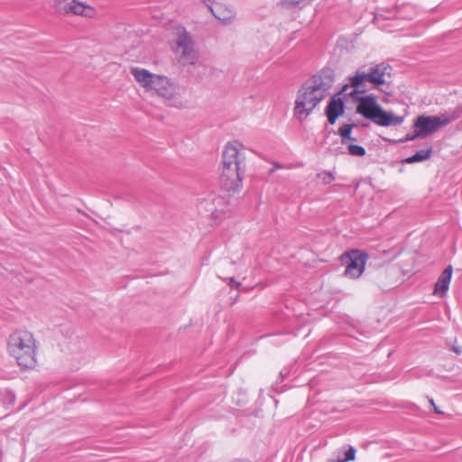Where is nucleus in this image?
<instances>
[{
    "label": "nucleus",
    "mask_w": 462,
    "mask_h": 462,
    "mask_svg": "<svg viewBox=\"0 0 462 462\" xmlns=\"http://www.w3.org/2000/svg\"><path fill=\"white\" fill-rule=\"evenodd\" d=\"M416 138H421V135H417V129L413 134H407L403 138L400 139L399 143H406L409 141H413Z\"/></svg>",
    "instance_id": "26"
},
{
    "label": "nucleus",
    "mask_w": 462,
    "mask_h": 462,
    "mask_svg": "<svg viewBox=\"0 0 462 462\" xmlns=\"http://www.w3.org/2000/svg\"><path fill=\"white\" fill-rule=\"evenodd\" d=\"M392 69L391 66L386 63H379L370 67V78L373 79V84L375 86L383 85L385 82L384 76L390 74Z\"/></svg>",
    "instance_id": "15"
},
{
    "label": "nucleus",
    "mask_w": 462,
    "mask_h": 462,
    "mask_svg": "<svg viewBox=\"0 0 462 462\" xmlns=\"http://www.w3.org/2000/svg\"><path fill=\"white\" fill-rule=\"evenodd\" d=\"M131 73L134 79L146 90H148L157 76L149 70L142 68H132Z\"/></svg>",
    "instance_id": "16"
},
{
    "label": "nucleus",
    "mask_w": 462,
    "mask_h": 462,
    "mask_svg": "<svg viewBox=\"0 0 462 462\" xmlns=\"http://www.w3.org/2000/svg\"><path fill=\"white\" fill-rule=\"evenodd\" d=\"M356 124H345L337 130V134L341 137V143L346 144L347 141L356 142V138L352 137V130L356 127Z\"/></svg>",
    "instance_id": "19"
},
{
    "label": "nucleus",
    "mask_w": 462,
    "mask_h": 462,
    "mask_svg": "<svg viewBox=\"0 0 462 462\" xmlns=\"http://www.w3.org/2000/svg\"><path fill=\"white\" fill-rule=\"evenodd\" d=\"M432 154V147H429L425 150H420L416 152L413 155L405 158L402 162L406 164H412L415 162H424L430 158Z\"/></svg>",
    "instance_id": "18"
},
{
    "label": "nucleus",
    "mask_w": 462,
    "mask_h": 462,
    "mask_svg": "<svg viewBox=\"0 0 462 462\" xmlns=\"http://www.w3.org/2000/svg\"><path fill=\"white\" fill-rule=\"evenodd\" d=\"M310 0H281V5L287 8H292L295 6L305 5L310 3Z\"/></svg>",
    "instance_id": "23"
},
{
    "label": "nucleus",
    "mask_w": 462,
    "mask_h": 462,
    "mask_svg": "<svg viewBox=\"0 0 462 462\" xmlns=\"http://www.w3.org/2000/svg\"><path fill=\"white\" fill-rule=\"evenodd\" d=\"M453 268L451 265H448L444 271L440 273L437 282L434 286V294L444 295L448 291L449 283L452 277Z\"/></svg>",
    "instance_id": "14"
},
{
    "label": "nucleus",
    "mask_w": 462,
    "mask_h": 462,
    "mask_svg": "<svg viewBox=\"0 0 462 462\" xmlns=\"http://www.w3.org/2000/svg\"><path fill=\"white\" fill-rule=\"evenodd\" d=\"M208 7L212 14L224 24H229L235 19L236 13L221 4L216 3Z\"/></svg>",
    "instance_id": "12"
},
{
    "label": "nucleus",
    "mask_w": 462,
    "mask_h": 462,
    "mask_svg": "<svg viewBox=\"0 0 462 462\" xmlns=\"http://www.w3.org/2000/svg\"><path fill=\"white\" fill-rule=\"evenodd\" d=\"M344 102L340 97H331L325 110L328 123L334 125L337 119L344 114Z\"/></svg>",
    "instance_id": "11"
},
{
    "label": "nucleus",
    "mask_w": 462,
    "mask_h": 462,
    "mask_svg": "<svg viewBox=\"0 0 462 462\" xmlns=\"http://www.w3.org/2000/svg\"><path fill=\"white\" fill-rule=\"evenodd\" d=\"M369 76V70L367 72L357 70L356 73L350 78L351 85L354 88L351 95L355 93H365L366 91L364 83L368 81L373 84V79Z\"/></svg>",
    "instance_id": "17"
},
{
    "label": "nucleus",
    "mask_w": 462,
    "mask_h": 462,
    "mask_svg": "<svg viewBox=\"0 0 462 462\" xmlns=\"http://www.w3.org/2000/svg\"><path fill=\"white\" fill-rule=\"evenodd\" d=\"M452 349L457 355L461 354V352H462V349L460 346H453Z\"/></svg>",
    "instance_id": "30"
},
{
    "label": "nucleus",
    "mask_w": 462,
    "mask_h": 462,
    "mask_svg": "<svg viewBox=\"0 0 462 462\" xmlns=\"http://www.w3.org/2000/svg\"><path fill=\"white\" fill-rule=\"evenodd\" d=\"M333 82V70L324 69L302 84L297 92L293 108L294 116L300 121L307 118L326 98Z\"/></svg>",
    "instance_id": "1"
},
{
    "label": "nucleus",
    "mask_w": 462,
    "mask_h": 462,
    "mask_svg": "<svg viewBox=\"0 0 462 462\" xmlns=\"http://www.w3.org/2000/svg\"><path fill=\"white\" fill-rule=\"evenodd\" d=\"M347 148H348L349 154H351L352 156L362 157V156H365L366 153L365 149L363 146L358 145V144L352 143V144H349L347 146Z\"/></svg>",
    "instance_id": "22"
},
{
    "label": "nucleus",
    "mask_w": 462,
    "mask_h": 462,
    "mask_svg": "<svg viewBox=\"0 0 462 462\" xmlns=\"http://www.w3.org/2000/svg\"><path fill=\"white\" fill-rule=\"evenodd\" d=\"M404 116H396L390 111H386L384 109H381L380 113L377 116V118L374 122L375 125L380 126H397L403 123Z\"/></svg>",
    "instance_id": "13"
},
{
    "label": "nucleus",
    "mask_w": 462,
    "mask_h": 462,
    "mask_svg": "<svg viewBox=\"0 0 462 462\" xmlns=\"http://www.w3.org/2000/svg\"><path fill=\"white\" fill-rule=\"evenodd\" d=\"M3 395L6 398L7 404L12 405L15 402V395L12 391H5Z\"/></svg>",
    "instance_id": "27"
},
{
    "label": "nucleus",
    "mask_w": 462,
    "mask_h": 462,
    "mask_svg": "<svg viewBox=\"0 0 462 462\" xmlns=\"http://www.w3.org/2000/svg\"><path fill=\"white\" fill-rule=\"evenodd\" d=\"M384 17L380 14V15H375L374 18V22L377 24V26L382 29V30H385L387 32H391L392 30L387 28V26L383 23L384 22Z\"/></svg>",
    "instance_id": "25"
},
{
    "label": "nucleus",
    "mask_w": 462,
    "mask_h": 462,
    "mask_svg": "<svg viewBox=\"0 0 462 462\" xmlns=\"http://www.w3.org/2000/svg\"><path fill=\"white\" fill-rule=\"evenodd\" d=\"M458 117L459 112L456 110L436 116L421 115L415 119L413 127L417 129V135H421V138H425L438 131L440 127L449 125Z\"/></svg>",
    "instance_id": "3"
},
{
    "label": "nucleus",
    "mask_w": 462,
    "mask_h": 462,
    "mask_svg": "<svg viewBox=\"0 0 462 462\" xmlns=\"http://www.w3.org/2000/svg\"><path fill=\"white\" fill-rule=\"evenodd\" d=\"M356 457V448L354 447H349L344 452V457H337V462H349L355 460Z\"/></svg>",
    "instance_id": "21"
},
{
    "label": "nucleus",
    "mask_w": 462,
    "mask_h": 462,
    "mask_svg": "<svg viewBox=\"0 0 462 462\" xmlns=\"http://www.w3.org/2000/svg\"><path fill=\"white\" fill-rule=\"evenodd\" d=\"M318 176L321 179L323 184L325 185L330 184L335 180V177L330 171H323Z\"/></svg>",
    "instance_id": "24"
},
{
    "label": "nucleus",
    "mask_w": 462,
    "mask_h": 462,
    "mask_svg": "<svg viewBox=\"0 0 462 462\" xmlns=\"http://www.w3.org/2000/svg\"><path fill=\"white\" fill-rule=\"evenodd\" d=\"M148 91H154L165 99H171L176 94V87L167 77L157 75Z\"/></svg>",
    "instance_id": "10"
},
{
    "label": "nucleus",
    "mask_w": 462,
    "mask_h": 462,
    "mask_svg": "<svg viewBox=\"0 0 462 462\" xmlns=\"http://www.w3.org/2000/svg\"><path fill=\"white\" fill-rule=\"evenodd\" d=\"M53 7L56 12L60 14L72 13L74 14L85 16L89 15V12L92 11L89 6H87L80 2H76L75 0H53Z\"/></svg>",
    "instance_id": "9"
},
{
    "label": "nucleus",
    "mask_w": 462,
    "mask_h": 462,
    "mask_svg": "<svg viewBox=\"0 0 462 462\" xmlns=\"http://www.w3.org/2000/svg\"><path fill=\"white\" fill-rule=\"evenodd\" d=\"M245 171V166L222 165L220 182L224 189L228 192H236L241 185Z\"/></svg>",
    "instance_id": "6"
},
{
    "label": "nucleus",
    "mask_w": 462,
    "mask_h": 462,
    "mask_svg": "<svg viewBox=\"0 0 462 462\" xmlns=\"http://www.w3.org/2000/svg\"><path fill=\"white\" fill-rule=\"evenodd\" d=\"M176 34L177 39L173 51L179 63L182 66L193 65L198 60L199 55L190 34L183 26L177 27Z\"/></svg>",
    "instance_id": "4"
},
{
    "label": "nucleus",
    "mask_w": 462,
    "mask_h": 462,
    "mask_svg": "<svg viewBox=\"0 0 462 462\" xmlns=\"http://www.w3.org/2000/svg\"><path fill=\"white\" fill-rule=\"evenodd\" d=\"M8 351L22 368H32L36 365L35 339L27 330H16L9 336Z\"/></svg>",
    "instance_id": "2"
},
{
    "label": "nucleus",
    "mask_w": 462,
    "mask_h": 462,
    "mask_svg": "<svg viewBox=\"0 0 462 462\" xmlns=\"http://www.w3.org/2000/svg\"><path fill=\"white\" fill-rule=\"evenodd\" d=\"M226 280L228 281V285L231 287L239 289V287L241 286V282H236L233 277H229Z\"/></svg>",
    "instance_id": "28"
},
{
    "label": "nucleus",
    "mask_w": 462,
    "mask_h": 462,
    "mask_svg": "<svg viewBox=\"0 0 462 462\" xmlns=\"http://www.w3.org/2000/svg\"><path fill=\"white\" fill-rule=\"evenodd\" d=\"M241 148L242 144L237 141L228 143L223 151L222 164L245 166V157Z\"/></svg>",
    "instance_id": "8"
},
{
    "label": "nucleus",
    "mask_w": 462,
    "mask_h": 462,
    "mask_svg": "<svg viewBox=\"0 0 462 462\" xmlns=\"http://www.w3.org/2000/svg\"><path fill=\"white\" fill-rule=\"evenodd\" d=\"M427 398H428V401H429V402H430V406L433 408L434 412H435V413H437V414H442V413H443V411H440V410L436 406V404H435V402H434V400H433L432 398H430V397H427Z\"/></svg>",
    "instance_id": "29"
},
{
    "label": "nucleus",
    "mask_w": 462,
    "mask_h": 462,
    "mask_svg": "<svg viewBox=\"0 0 462 462\" xmlns=\"http://www.w3.org/2000/svg\"><path fill=\"white\" fill-rule=\"evenodd\" d=\"M216 199H210L209 200L201 201L199 203L200 208H205L207 211L210 212L213 218L217 219L224 212L222 209H217L214 206Z\"/></svg>",
    "instance_id": "20"
},
{
    "label": "nucleus",
    "mask_w": 462,
    "mask_h": 462,
    "mask_svg": "<svg viewBox=\"0 0 462 462\" xmlns=\"http://www.w3.org/2000/svg\"><path fill=\"white\" fill-rule=\"evenodd\" d=\"M368 255L358 249L351 250L342 254L341 261L346 264L345 276L357 279L365 271Z\"/></svg>",
    "instance_id": "5"
},
{
    "label": "nucleus",
    "mask_w": 462,
    "mask_h": 462,
    "mask_svg": "<svg viewBox=\"0 0 462 462\" xmlns=\"http://www.w3.org/2000/svg\"><path fill=\"white\" fill-rule=\"evenodd\" d=\"M356 99L358 103L356 113L374 123L382 109L377 104L376 97L374 95H369L357 97Z\"/></svg>",
    "instance_id": "7"
}]
</instances>
